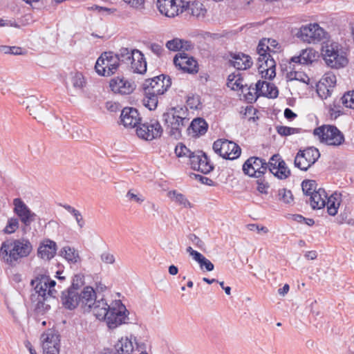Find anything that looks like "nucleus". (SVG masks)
<instances>
[{"label":"nucleus","mask_w":354,"mask_h":354,"mask_svg":"<svg viewBox=\"0 0 354 354\" xmlns=\"http://www.w3.org/2000/svg\"><path fill=\"white\" fill-rule=\"evenodd\" d=\"M347 108L354 109V91H348L339 100Z\"/></svg>","instance_id":"49"},{"label":"nucleus","mask_w":354,"mask_h":354,"mask_svg":"<svg viewBox=\"0 0 354 354\" xmlns=\"http://www.w3.org/2000/svg\"><path fill=\"white\" fill-rule=\"evenodd\" d=\"M278 199L285 203L289 204L293 201V196L290 190L281 188L278 190Z\"/></svg>","instance_id":"46"},{"label":"nucleus","mask_w":354,"mask_h":354,"mask_svg":"<svg viewBox=\"0 0 354 354\" xmlns=\"http://www.w3.org/2000/svg\"><path fill=\"white\" fill-rule=\"evenodd\" d=\"M315 58V55L311 49L302 50L299 55L292 57L290 62L288 68H291V65L299 66L301 64H308L312 63Z\"/></svg>","instance_id":"29"},{"label":"nucleus","mask_w":354,"mask_h":354,"mask_svg":"<svg viewBox=\"0 0 354 354\" xmlns=\"http://www.w3.org/2000/svg\"><path fill=\"white\" fill-rule=\"evenodd\" d=\"M27 109L34 118L39 122L44 120L48 115V111L41 105L38 99L35 96H30L26 99Z\"/></svg>","instance_id":"23"},{"label":"nucleus","mask_w":354,"mask_h":354,"mask_svg":"<svg viewBox=\"0 0 354 354\" xmlns=\"http://www.w3.org/2000/svg\"><path fill=\"white\" fill-rule=\"evenodd\" d=\"M322 81V85L318 86L317 93L322 98H327L331 94L330 88L334 87L337 78L333 73H326L324 75Z\"/></svg>","instance_id":"25"},{"label":"nucleus","mask_w":354,"mask_h":354,"mask_svg":"<svg viewBox=\"0 0 354 354\" xmlns=\"http://www.w3.org/2000/svg\"><path fill=\"white\" fill-rule=\"evenodd\" d=\"M166 47L173 51L189 50L192 48L191 41L175 38L166 43Z\"/></svg>","instance_id":"31"},{"label":"nucleus","mask_w":354,"mask_h":354,"mask_svg":"<svg viewBox=\"0 0 354 354\" xmlns=\"http://www.w3.org/2000/svg\"><path fill=\"white\" fill-rule=\"evenodd\" d=\"M156 6L159 12L167 17H174L183 10V6L178 4L177 0H157Z\"/></svg>","instance_id":"20"},{"label":"nucleus","mask_w":354,"mask_h":354,"mask_svg":"<svg viewBox=\"0 0 354 354\" xmlns=\"http://www.w3.org/2000/svg\"><path fill=\"white\" fill-rule=\"evenodd\" d=\"M61 254L66 260L71 263H76L80 260L78 252L69 246L64 247L61 250Z\"/></svg>","instance_id":"36"},{"label":"nucleus","mask_w":354,"mask_h":354,"mask_svg":"<svg viewBox=\"0 0 354 354\" xmlns=\"http://www.w3.org/2000/svg\"><path fill=\"white\" fill-rule=\"evenodd\" d=\"M175 153L178 158H188L190 162L194 151H191L185 145L179 143L175 148Z\"/></svg>","instance_id":"43"},{"label":"nucleus","mask_w":354,"mask_h":354,"mask_svg":"<svg viewBox=\"0 0 354 354\" xmlns=\"http://www.w3.org/2000/svg\"><path fill=\"white\" fill-rule=\"evenodd\" d=\"M283 160L279 154H274L269 160V161L266 162L267 170L269 169L270 173H272L275 176V171L278 167V162Z\"/></svg>","instance_id":"45"},{"label":"nucleus","mask_w":354,"mask_h":354,"mask_svg":"<svg viewBox=\"0 0 354 354\" xmlns=\"http://www.w3.org/2000/svg\"><path fill=\"white\" fill-rule=\"evenodd\" d=\"M119 67L118 59L113 52H104L97 59L95 68L102 76L109 77L114 74Z\"/></svg>","instance_id":"8"},{"label":"nucleus","mask_w":354,"mask_h":354,"mask_svg":"<svg viewBox=\"0 0 354 354\" xmlns=\"http://www.w3.org/2000/svg\"><path fill=\"white\" fill-rule=\"evenodd\" d=\"M143 91L145 93V97L142 100L143 104L149 110H154L157 107L158 103V97L160 95L153 92H151L152 93L149 94L148 91Z\"/></svg>","instance_id":"35"},{"label":"nucleus","mask_w":354,"mask_h":354,"mask_svg":"<svg viewBox=\"0 0 354 354\" xmlns=\"http://www.w3.org/2000/svg\"><path fill=\"white\" fill-rule=\"evenodd\" d=\"M71 83L76 90H82L86 86V80L81 73H75L71 77Z\"/></svg>","instance_id":"44"},{"label":"nucleus","mask_w":354,"mask_h":354,"mask_svg":"<svg viewBox=\"0 0 354 354\" xmlns=\"http://www.w3.org/2000/svg\"><path fill=\"white\" fill-rule=\"evenodd\" d=\"M121 122L125 127H136L140 124L141 118L138 110L133 107H125L120 115Z\"/></svg>","instance_id":"22"},{"label":"nucleus","mask_w":354,"mask_h":354,"mask_svg":"<svg viewBox=\"0 0 354 354\" xmlns=\"http://www.w3.org/2000/svg\"><path fill=\"white\" fill-rule=\"evenodd\" d=\"M137 49H129L128 48H121L119 51L115 54L118 59V64L120 62L124 63L127 65H129V62L131 59H133V56L136 54Z\"/></svg>","instance_id":"33"},{"label":"nucleus","mask_w":354,"mask_h":354,"mask_svg":"<svg viewBox=\"0 0 354 354\" xmlns=\"http://www.w3.org/2000/svg\"><path fill=\"white\" fill-rule=\"evenodd\" d=\"M227 85L228 87L231 88L232 90L234 91L243 89V79L241 77V74L232 73L229 75L227 77Z\"/></svg>","instance_id":"37"},{"label":"nucleus","mask_w":354,"mask_h":354,"mask_svg":"<svg viewBox=\"0 0 354 354\" xmlns=\"http://www.w3.org/2000/svg\"><path fill=\"white\" fill-rule=\"evenodd\" d=\"M171 80L170 77L165 75H160L153 78L147 79L142 85L143 90L148 91L159 95H163L171 86Z\"/></svg>","instance_id":"14"},{"label":"nucleus","mask_w":354,"mask_h":354,"mask_svg":"<svg viewBox=\"0 0 354 354\" xmlns=\"http://www.w3.org/2000/svg\"><path fill=\"white\" fill-rule=\"evenodd\" d=\"M277 132L281 136H288L299 132V129L286 126H277Z\"/></svg>","instance_id":"50"},{"label":"nucleus","mask_w":354,"mask_h":354,"mask_svg":"<svg viewBox=\"0 0 354 354\" xmlns=\"http://www.w3.org/2000/svg\"><path fill=\"white\" fill-rule=\"evenodd\" d=\"M106 107L111 112H116L119 109V104L113 102H107L106 103Z\"/></svg>","instance_id":"63"},{"label":"nucleus","mask_w":354,"mask_h":354,"mask_svg":"<svg viewBox=\"0 0 354 354\" xmlns=\"http://www.w3.org/2000/svg\"><path fill=\"white\" fill-rule=\"evenodd\" d=\"M187 115V109L180 106L171 108L163 113L162 120L166 127V131L170 136L175 139L181 137L182 130L187 126L189 120Z\"/></svg>","instance_id":"4"},{"label":"nucleus","mask_w":354,"mask_h":354,"mask_svg":"<svg viewBox=\"0 0 354 354\" xmlns=\"http://www.w3.org/2000/svg\"><path fill=\"white\" fill-rule=\"evenodd\" d=\"M129 66L133 73L144 74L147 71V62L141 51L139 50L136 51L133 59L130 61Z\"/></svg>","instance_id":"28"},{"label":"nucleus","mask_w":354,"mask_h":354,"mask_svg":"<svg viewBox=\"0 0 354 354\" xmlns=\"http://www.w3.org/2000/svg\"><path fill=\"white\" fill-rule=\"evenodd\" d=\"M198 264L201 270L205 268L207 271L209 272L212 271L214 268V264L205 257L202 258Z\"/></svg>","instance_id":"55"},{"label":"nucleus","mask_w":354,"mask_h":354,"mask_svg":"<svg viewBox=\"0 0 354 354\" xmlns=\"http://www.w3.org/2000/svg\"><path fill=\"white\" fill-rule=\"evenodd\" d=\"M115 354H131L133 349V344L131 339L122 337L115 345Z\"/></svg>","instance_id":"32"},{"label":"nucleus","mask_w":354,"mask_h":354,"mask_svg":"<svg viewBox=\"0 0 354 354\" xmlns=\"http://www.w3.org/2000/svg\"><path fill=\"white\" fill-rule=\"evenodd\" d=\"M187 105L192 109H201V100L199 95H192L187 97Z\"/></svg>","instance_id":"52"},{"label":"nucleus","mask_w":354,"mask_h":354,"mask_svg":"<svg viewBox=\"0 0 354 354\" xmlns=\"http://www.w3.org/2000/svg\"><path fill=\"white\" fill-rule=\"evenodd\" d=\"M127 312L126 307L120 301H116L110 306L107 315L103 319V321L106 322L109 328L114 329L126 323L128 319Z\"/></svg>","instance_id":"9"},{"label":"nucleus","mask_w":354,"mask_h":354,"mask_svg":"<svg viewBox=\"0 0 354 354\" xmlns=\"http://www.w3.org/2000/svg\"><path fill=\"white\" fill-rule=\"evenodd\" d=\"M278 167L275 171V176L279 179L283 180L286 179L290 176V170L286 166L285 161L283 160L278 162Z\"/></svg>","instance_id":"41"},{"label":"nucleus","mask_w":354,"mask_h":354,"mask_svg":"<svg viewBox=\"0 0 354 354\" xmlns=\"http://www.w3.org/2000/svg\"><path fill=\"white\" fill-rule=\"evenodd\" d=\"M322 54L326 64L330 68H340L348 64L346 54L337 42L324 43L322 48Z\"/></svg>","instance_id":"6"},{"label":"nucleus","mask_w":354,"mask_h":354,"mask_svg":"<svg viewBox=\"0 0 354 354\" xmlns=\"http://www.w3.org/2000/svg\"><path fill=\"white\" fill-rule=\"evenodd\" d=\"M34 287L35 293L31 295L32 302H37L35 310L38 313L44 314L50 308V305L46 301L48 298L56 297L57 291L55 290L56 282L48 276L39 275L30 282Z\"/></svg>","instance_id":"2"},{"label":"nucleus","mask_w":354,"mask_h":354,"mask_svg":"<svg viewBox=\"0 0 354 354\" xmlns=\"http://www.w3.org/2000/svg\"><path fill=\"white\" fill-rule=\"evenodd\" d=\"M19 227V220L17 218H11L8 221L3 232L5 234H10L14 233Z\"/></svg>","instance_id":"51"},{"label":"nucleus","mask_w":354,"mask_h":354,"mask_svg":"<svg viewBox=\"0 0 354 354\" xmlns=\"http://www.w3.org/2000/svg\"><path fill=\"white\" fill-rule=\"evenodd\" d=\"M44 354H59V347L48 346L45 344L44 348H43Z\"/></svg>","instance_id":"59"},{"label":"nucleus","mask_w":354,"mask_h":354,"mask_svg":"<svg viewBox=\"0 0 354 354\" xmlns=\"http://www.w3.org/2000/svg\"><path fill=\"white\" fill-rule=\"evenodd\" d=\"M83 295L84 311H92L97 319L103 320L111 306L103 298L97 299L95 290L90 286L84 288Z\"/></svg>","instance_id":"5"},{"label":"nucleus","mask_w":354,"mask_h":354,"mask_svg":"<svg viewBox=\"0 0 354 354\" xmlns=\"http://www.w3.org/2000/svg\"><path fill=\"white\" fill-rule=\"evenodd\" d=\"M230 57L231 64L237 70H246L252 65L251 57L243 53H233Z\"/></svg>","instance_id":"26"},{"label":"nucleus","mask_w":354,"mask_h":354,"mask_svg":"<svg viewBox=\"0 0 354 354\" xmlns=\"http://www.w3.org/2000/svg\"><path fill=\"white\" fill-rule=\"evenodd\" d=\"M33 247L28 239H7L0 248L1 260L10 267H15L21 259L28 257Z\"/></svg>","instance_id":"1"},{"label":"nucleus","mask_w":354,"mask_h":354,"mask_svg":"<svg viewBox=\"0 0 354 354\" xmlns=\"http://www.w3.org/2000/svg\"><path fill=\"white\" fill-rule=\"evenodd\" d=\"M174 64L183 72L196 73L198 70V63L192 57L185 53H179L174 58Z\"/></svg>","instance_id":"18"},{"label":"nucleus","mask_w":354,"mask_h":354,"mask_svg":"<svg viewBox=\"0 0 354 354\" xmlns=\"http://www.w3.org/2000/svg\"><path fill=\"white\" fill-rule=\"evenodd\" d=\"M301 187L304 194L310 196L316 192V183L313 180H305L301 183Z\"/></svg>","instance_id":"48"},{"label":"nucleus","mask_w":354,"mask_h":354,"mask_svg":"<svg viewBox=\"0 0 354 354\" xmlns=\"http://www.w3.org/2000/svg\"><path fill=\"white\" fill-rule=\"evenodd\" d=\"M313 133L327 145L338 147L342 145L345 138L344 134L333 125H322L314 129Z\"/></svg>","instance_id":"7"},{"label":"nucleus","mask_w":354,"mask_h":354,"mask_svg":"<svg viewBox=\"0 0 354 354\" xmlns=\"http://www.w3.org/2000/svg\"><path fill=\"white\" fill-rule=\"evenodd\" d=\"M189 164L192 169L203 174L209 173L214 168L206 154L201 151H194V156H191Z\"/></svg>","instance_id":"19"},{"label":"nucleus","mask_w":354,"mask_h":354,"mask_svg":"<svg viewBox=\"0 0 354 354\" xmlns=\"http://www.w3.org/2000/svg\"><path fill=\"white\" fill-rule=\"evenodd\" d=\"M326 32L317 24L302 26L297 36L307 43H317L325 37Z\"/></svg>","instance_id":"15"},{"label":"nucleus","mask_w":354,"mask_h":354,"mask_svg":"<svg viewBox=\"0 0 354 354\" xmlns=\"http://www.w3.org/2000/svg\"><path fill=\"white\" fill-rule=\"evenodd\" d=\"M252 91H255V94H257L256 97L259 96L267 97L266 93L268 91L267 82L259 80L255 84V87L252 88Z\"/></svg>","instance_id":"47"},{"label":"nucleus","mask_w":354,"mask_h":354,"mask_svg":"<svg viewBox=\"0 0 354 354\" xmlns=\"http://www.w3.org/2000/svg\"><path fill=\"white\" fill-rule=\"evenodd\" d=\"M257 189L261 194H267L269 188V185L264 180L259 179L257 181Z\"/></svg>","instance_id":"58"},{"label":"nucleus","mask_w":354,"mask_h":354,"mask_svg":"<svg viewBox=\"0 0 354 354\" xmlns=\"http://www.w3.org/2000/svg\"><path fill=\"white\" fill-rule=\"evenodd\" d=\"M341 107L336 104V102H334L333 104L329 106V113L330 116L336 119L342 113Z\"/></svg>","instance_id":"56"},{"label":"nucleus","mask_w":354,"mask_h":354,"mask_svg":"<svg viewBox=\"0 0 354 354\" xmlns=\"http://www.w3.org/2000/svg\"><path fill=\"white\" fill-rule=\"evenodd\" d=\"M290 71L287 73L286 77L288 80H299L304 83H307L309 81V78L305 74L298 72L296 71L297 66L295 64L291 65V68H289Z\"/></svg>","instance_id":"39"},{"label":"nucleus","mask_w":354,"mask_h":354,"mask_svg":"<svg viewBox=\"0 0 354 354\" xmlns=\"http://www.w3.org/2000/svg\"><path fill=\"white\" fill-rule=\"evenodd\" d=\"M187 10L189 13L196 17H204L206 12V9L204 8L203 3L199 1H194L191 3H188Z\"/></svg>","instance_id":"38"},{"label":"nucleus","mask_w":354,"mask_h":354,"mask_svg":"<svg viewBox=\"0 0 354 354\" xmlns=\"http://www.w3.org/2000/svg\"><path fill=\"white\" fill-rule=\"evenodd\" d=\"M42 348H44L45 344L48 346L59 347V336L54 333V331L49 330L41 335Z\"/></svg>","instance_id":"34"},{"label":"nucleus","mask_w":354,"mask_h":354,"mask_svg":"<svg viewBox=\"0 0 354 354\" xmlns=\"http://www.w3.org/2000/svg\"><path fill=\"white\" fill-rule=\"evenodd\" d=\"M169 196L171 200L174 201L179 205H183L184 207H191V203L183 194L174 190L169 192Z\"/></svg>","instance_id":"42"},{"label":"nucleus","mask_w":354,"mask_h":354,"mask_svg":"<svg viewBox=\"0 0 354 354\" xmlns=\"http://www.w3.org/2000/svg\"><path fill=\"white\" fill-rule=\"evenodd\" d=\"M266 161L261 158L252 156L243 165V171L250 177L261 178L267 171Z\"/></svg>","instance_id":"16"},{"label":"nucleus","mask_w":354,"mask_h":354,"mask_svg":"<svg viewBox=\"0 0 354 354\" xmlns=\"http://www.w3.org/2000/svg\"><path fill=\"white\" fill-rule=\"evenodd\" d=\"M267 45L263 41L258 44L257 50L258 71L265 79L272 80L276 75V62L273 55H276L280 47L274 39H268Z\"/></svg>","instance_id":"3"},{"label":"nucleus","mask_w":354,"mask_h":354,"mask_svg":"<svg viewBox=\"0 0 354 354\" xmlns=\"http://www.w3.org/2000/svg\"><path fill=\"white\" fill-rule=\"evenodd\" d=\"M136 133L142 139L152 140L160 137L162 128L158 121L151 120L150 122L140 123Z\"/></svg>","instance_id":"17"},{"label":"nucleus","mask_w":354,"mask_h":354,"mask_svg":"<svg viewBox=\"0 0 354 354\" xmlns=\"http://www.w3.org/2000/svg\"><path fill=\"white\" fill-rule=\"evenodd\" d=\"M126 3L129 5L132 8H138L143 3L144 0H123Z\"/></svg>","instance_id":"62"},{"label":"nucleus","mask_w":354,"mask_h":354,"mask_svg":"<svg viewBox=\"0 0 354 354\" xmlns=\"http://www.w3.org/2000/svg\"><path fill=\"white\" fill-rule=\"evenodd\" d=\"M126 197L131 201H134L137 203H142L145 201V197L134 189H130L127 193Z\"/></svg>","instance_id":"53"},{"label":"nucleus","mask_w":354,"mask_h":354,"mask_svg":"<svg viewBox=\"0 0 354 354\" xmlns=\"http://www.w3.org/2000/svg\"><path fill=\"white\" fill-rule=\"evenodd\" d=\"M75 219L78 227L82 229L85 225V221L81 214V212L78 210L77 212L73 216Z\"/></svg>","instance_id":"60"},{"label":"nucleus","mask_w":354,"mask_h":354,"mask_svg":"<svg viewBox=\"0 0 354 354\" xmlns=\"http://www.w3.org/2000/svg\"><path fill=\"white\" fill-rule=\"evenodd\" d=\"M79 284L72 283L71 287L66 290L62 292L61 301L62 306L68 310H74L78 306L84 310V306L83 302V290L81 293L78 292Z\"/></svg>","instance_id":"12"},{"label":"nucleus","mask_w":354,"mask_h":354,"mask_svg":"<svg viewBox=\"0 0 354 354\" xmlns=\"http://www.w3.org/2000/svg\"><path fill=\"white\" fill-rule=\"evenodd\" d=\"M208 125L206 121L201 118L192 120L187 128L188 133L193 137L204 135L207 131Z\"/></svg>","instance_id":"27"},{"label":"nucleus","mask_w":354,"mask_h":354,"mask_svg":"<svg viewBox=\"0 0 354 354\" xmlns=\"http://www.w3.org/2000/svg\"><path fill=\"white\" fill-rule=\"evenodd\" d=\"M14 212L19 218L22 226V231L26 233L30 228V225L34 222L37 216L32 212L30 209L21 198H15L13 200Z\"/></svg>","instance_id":"13"},{"label":"nucleus","mask_w":354,"mask_h":354,"mask_svg":"<svg viewBox=\"0 0 354 354\" xmlns=\"http://www.w3.org/2000/svg\"><path fill=\"white\" fill-rule=\"evenodd\" d=\"M213 149L220 156L228 160L238 158L241 153V149L236 143L226 139L216 140L213 144Z\"/></svg>","instance_id":"10"},{"label":"nucleus","mask_w":354,"mask_h":354,"mask_svg":"<svg viewBox=\"0 0 354 354\" xmlns=\"http://www.w3.org/2000/svg\"><path fill=\"white\" fill-rule=\"evenodd\" d=\"M320 157L319 150L314 147H310L305 149H299L297 152L294 164L295 166L302 171H307Z\"/></svg>","instance_id":"11"},{"label":"nucleus","mask_w":354,"mask_h":354,"mask_svg":"<svg viewBox=\"0 0 354 354\" xmlns=\"http://www.w3.org/2000/svg\"><path fill=\"white\" fill-rule=\"evenodd\" d=\"M150 48L151 51L158 57L162 55L164 50L163 48L158 44H152L150 46Z\"/></svg>","instance_id":"61"},{"label":"nucleus","mask_w":354,"mask_h":354,"mask_svg":"<svg viewBox=\"0 0 354 354\" xmlns=\"http://www.w3.org/2000/svg\"><path fill=\"white\" fill-rule=\"evenodd\" d=\"M284 116L286 119L292 120L297 117V114L295 113L290 109L286 108L284 111Z\"/></svg>","instance_id":"64"},{"label":"nucleus","mask_w":354,"mask_h":354,"mask_svg":"<svg viewBox=\"0 0 354 354\" xmlns=\"http://www.w3.org/2000/svg\"><path fill=\"white\" fill-rule=\"evenodd\" d=\"M267 86L268 88V93H266L267 97L268 98H276L279 95V91L277 87L273 84L267 82Z\"/></svg>","instance_id":"57"},{"label":"nucleus","mask_w":354,"mask_h":354,"mask_svg":"<svg viewBox=\"0 0 354 354\" xmlns=\"http://www.w3.org/2000/svg\"><path fill=\"white\" fill-rule=\"evenodd\" d=\"M57 243L49 239H44L37 249V255L41 259L50 260L53 259L57 252Z\"/></svg>","instance_id":"24"},{"label":"nucleus","mask_w":354,"mask_h":354,"mask_svg":"<svg viewBox=\"0 0 354 354\" xmlns=\"http://www.w3.org/2000/svg\"><path fill=\"white\" fill-rule=\"evenodd\" d=\"M109 85L114 93L122 95L131 93L136 88V85L133 82H129L124 77H120L112 79L110 81Z\"/></svg>","instance_id":"21"},{"label":"nucleus","mask_w":354,"mask_h":354,"mask_svg":"<svg viewBox=\"0 0 354 354\" xmlns=\"http://www.w3.org/2000/svg\"><path fill=\"white\" fill-rule=\"evenodd\" d=\"M100 259L106 264H113L115 261V256L108 251H105L100 254Z\"/></svg>","instance_id":"54"},{"label":"nucleus","mask_w":354,"mask_h":354,"mask_svg":"<svg viewBox=\"0 0 354 354\" xmlns=\"http://www.w3.org/2000/svg\"><path fill=\"white\" fill-rule=\"evenodd\" d=\"M326 198L325 190L319 188L310 196L309 202L313 209H321L325 207Z\"/></svg>","instance_id":"30"},{"label":"nucleus","mask_w":354,"mask_h":354,"mask_svg":"<svg viewBox=\"0 0 354 354\" xmlns=\"http://www.w3.org/2000/svg\"><path fill=\"white\" fill-rule=\"evenodd\" d=\"M326 205H327V212L330 216H335L337 213V209L339 206V201L337 200L336 196L332 194L326 200Z\"/></svg>","instance_id":"40"}]
</instances>
